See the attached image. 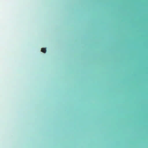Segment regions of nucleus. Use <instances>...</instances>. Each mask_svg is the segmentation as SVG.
Wrapping results in <instances>:
<instances>
[{
	"label": "nucleus",
	"instance_id": "1",
	"mask_svg": "<svg viewBox=\"0 0 148 148\" xmlns=\"http://www.w3.org/2000/svg\"><path fill=\"white\" fill-rule=\"evenodd\" d=\"M41 51L44 53H45L46 51V48H42L41 49Z\"/></svg>",
	"mask_w": 148,
	"mask_h": 148
}]
</instances>
